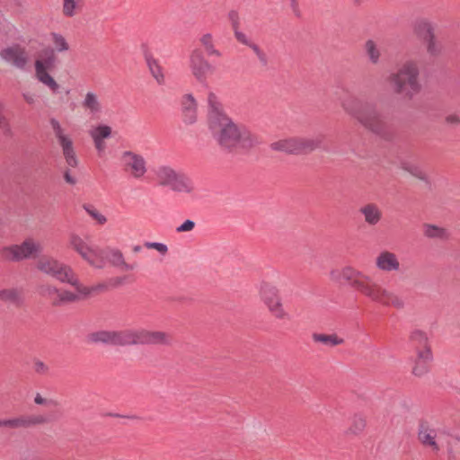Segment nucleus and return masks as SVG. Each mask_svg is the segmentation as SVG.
<instances>
[{
  "label": "nucleus",
  "instance_id": "obj_1",
  "mask_svg": "<svg viewBox=\"0 0 460 460\" xmlns=\"http://www.w3.org/2000/svg\"><path fill=\"white\" fill-rule=\"evenodd\" d=\"M330 279L334 282L343 279L354 291L370 302L396 309H402L405 305L404 300L394 291L352 266L331 270Z\"/></svg>",
  "mask_w": 460,
  "mask_h": 460
},
{
  "label": "nucleus",
  "instance_id": "obj_9",
  "mask_svg": "<svg viewBox=\"0 0 460 460\" xmlns=\"http://www.w3.org/2000/svg\"><path fill=\"white\" fill-rule=\"evenodd\" d=\"M241 125H237L226 115H214L208 122L209 130L217 142L225 149H236V140Z\"/></svg>",
  "mask_w": 460,
  "mask_h": 460
},
{
  "label": "nucleus",
  "instance_id": "obj_31",
  "mask_svg": "<svg viewBox=\"0 0 460 460\" xmlns=\"http://www.w3.org/2000/svg\"><path fill=\"white\" fill-rule=\"evenodd\" d=\"M170 189L173 191L185 194H194L196 191L194 182L181 172H178Z\"/></svg>",
  "mask_w": 460,
  "mask_h": 460
},
{
  "label": "nucleus",
  "instance_id": "obj_37",
  "mask_svg": "<svg viewBox=\"0 0 460 460\" xmlns=\"http://www.w3.org/2000/svg\"><path fill=\"white\" fill-rule=\"evenodd\" d=\"M199 42L201 46L204 48L208 55L220 58L222 56L221 52L216 49L214 43V38L210 33H205L199 38Z\"/></svg>",
  "mask_w": 460,
  "mask_h": 460
},
{
  "label": "nucleus",
  "instance_id": "obj_20",
  "mask_svg": "<svg viewBox=\"0 0 460 460\" xmlns=\"http://www.w3.org/2000/svg\"><path fill=\"white\" fill-rule=\"evenodd\" d=\"M375 265L377 270L383 272L399 271L401 269L398 256L387 250L377 254L375 259Z\"/></svg>",
  "mask_w": 460,
  "mask_h": 460
},
{
  "label": "nucleus",
  "instance_id": "obj_22",
  "mask_svg": "<svg viewBox=\"0 0 460 460\" xmlns=\"http://www.w3.org/2000/svg\"><path fill=\"white\" fill-rule=\"evenodd\" d=\"M47 422V418L43 415H22L12 419H4V428L21 429L31 426L42 425Z\"/></svg>",
  "mask_w": 460,
  "mask_h": 460
},
{
  "label": "nucleus",
  "instance_id": "obj_23",
  "mask_svg": "<svg viewBox=\"0 0 460 460\" xmlns=\"http://www.w3.org/2000/svg\"><path fill=\"white\" fill-rule=\"evenodd\" d=\"M111 128L104 124L97 125L90 129L89 135L92 137L94 146L99 153L104 151L106 147L104 139L109 138L111 136Z\"/></svg>",
  "mask_w": 460,
  "mask_h": 460
},
{
  "label": "nucleus",
  "instance_id": "obj_47",
  "mask_svg": "<svg viewBox=\"0 0 460 460\" xmlns=\"http://www.w3.org/2000/svg\"><path fill=\"white\" fill-rule=\"evenodd\" d=\"M228 19L231 22L233 31L239 28V14L236 11L229 12Z\"/></svg>",
  "mask_w": 460,
  "mask_h": 460
},
{
  "label": "nucleus",
  "instance_id": "obj_15",
  "mask_svg": "<svg viewBox=\"0 0 460 460\" xmlns=\"http://www.w3.org/2000/svg\"><path fill=\"white\" fill-rule=\"evenodd\" d=\"M172 341V335L166 332L150 331L146 329H130V345H168Z\"/></svg>",
  "mask_w": 460,
  "mask_h": 460
},
{
  "label": "nucleus",
  "instance_id": "obj_35",
  "mask_svg": "<svg viewBox=\"0 0 460 460\" xmlns=\"http://www.w3.org/2000/svg\"><path fill=\"white\" fill-rule=\"evenodd\" d=\"M367 426L366 418L361 414H354L350 420V423L346 429L348 436H358L361 434Z\"/></svg>",
  "mask_w": 460,
  "mask_h": 460
},
{
  "label": "nucleus",
  "instance_id": "obj_56",
  "mask_svg": "<svg viewBox=\"0 0 460 460\" xmlns=\"http://www.w3.org/2000/svg\"><path fill=\"white\" fill-rule=\"evenodd\" d=\"M2 103V102H0V104Z\"/></svg>",
  "mask_w": 460,
  "mask_h": 460
},
{
  "label": "nucleus",
  "instance_id": "obj_41",
  "mask_svg": "<svg viewBox=\"0 0 460 460\" xmlns=\"http://www.w3.org/2000/svg\"><path fill=\"white\" fill-rule=\"evenodd\" d=\"M84 209L86 213L98 224L104 225L107 222V218L102 215L97 208L92 205H84Z\"/></svg>",
  "mask_w": 460,
  "mask_h": 460
},
{
  "label": "nucleus",
  "instance_id": "obj_29",
  "mask_svg": "<svg viewBox=\"0 0 460 460\" xmlns=\"http://www.w3.org/2000/svg\"><path fill=\"white\" fill-rule=\"evenodd\" d=\"M179 172L168 165H162L155 169V178L158 185L171 187Z\"/></svg>",
  "mask_w": 460,
  "mask_h": 460
},
{
  "label": "nucleus",
  "instance_id": "obj_39",
  "mask_svg": "<svg viewBox=\"0 0 460 460\" xmlns=\"http://www.w3.org/2000/svg\"><path fill=\"white\" fill-rule=\"evenodd\" d=\"M22 291L18 288H9L0 289V300L4 303H16L21 299Z\"/></svg>",
  "mask_w": 460,
  "mask_h": 460
},
{
  "label": "nucleus",
  "instance_id": "obj_54",
  "mask_svg": "<svg viewBox=\"0 0 460 460\" xmlns=\"http://www.w3.org/2000/svg\"><path fill=\"white\" fill-rule=\"evenodd\" d=\"M140 249H141L140 246H136V247H134V252H139Z\"/></svg>",
  "mask_w": 460,
  "mask_h": 460
},
{
  "label": "nucleus",
  "instance_id": "obj_26",
  "mask_svg": "<svg viewBox=\"0 0 460 460\" xmlns=\"http://www.w3.org/2000/svg\"><path fill=\"white\" fill-rule=\"evenodd\" d=\"M358 211L363 216L365 223L370 226L379 224L383 217L380 207L375 203H367L361 206Z\"/></svg>",
  "mask_w": 460,
  "mask_h": 460
},
{
  "label": "nucleus",
  "instance_id": "obj_3",
  "mask_svg": "<svg viewBox=\"0 0 460 460\" xmlns=\"http://www.w3.org/2000/svg\"><path fill=\"white\" fill-rule=\"evenodd\" d=\"M49 37L54 49H44L37 54L34 60V75L38 82L49 88L51 93H57L60 86L51 75L57 63L54 50L58 53L67 52L71 47L66 36L60 32L52 31Z\"/></svg>",
  "mask_w": 460,
  "mask_h": 460
},
{
  "label": "nucleus",
  "instance_id": "obj_40",
  "mask_svg": "<svg viewBox=\"0 0 460 460\" xmlns=\"http://www.w3.org/2000/svg\"><path fill=\"white\" fill-rule=\"evenodd\" d=\"M208 104L210 108V111L208 114V120L214 116V115H226L221 109V103L218 100V97L217 94L213 92H209L208 93Z\"/></svg>",
  "mask_w": 460,
  "mask_h": 460
},
{
  "label": "nucleus",
  "instance_id": "obj_33",
  "mask_svg": "<svg viewBox=\"0 0 460 460\" xmlns=\"http://www.w3.org/2000/svg\"><path fill=\"white\" fill-rule=\"evenodd\" d=\"M312 340L315 343L330 348L342 345L345 342L344 339L336 333L326 334L315 332L313 333Z\"/></svg>",
  "mask_w": 460,
  "mask_h": 460
},
{
  "label": "nucleus",
  "instance_id": "obj_34",
  "mask_svg": "<svg viewBox=\"0 0 460 460\" xmlns=\"http://www.w3.org/2000/svg\"><path fill=\"white\" fill-rule=\"evenodd\" d=\"M83 108L90 114H97L102 111V103L97 93L87 92L82 102Z\"/></svg>",
  "mask_w": 460,
  "mask_h": 460
},
{
  "label": "nucleus",
  "instance_id": "obj_12",
  "mask_svg": "<svg viewBox=\"0 0 460 460\" xmlns=\"http://www.w3.org/2000/svg\"><path fill=\"white\" fill-rule=\"evenodd\" d=\"M43 250L41 243L34 238H26L20 244L4 247L0 253L6 261H20L31 257H35Z\"/></svg>",
  "mask_w": 460,
  "mask_h": 460
},
{
  "label": "nucleus",
  "instance_id": "obj_16",
  "mask_svg": "<svg viewBox=\"0 0 460 460\" xmlns=\"http://www.w3.org/2000/svg\"><path fill=\"white\" fill-rule=\"evenodd\" d=\"M119 160L125 173L135 180L144 178L147 172L146 159L137 153L124 151Z\"/></svg>",
  "mask_w": 460,
  "mask_h": 460
},
{
  "label": "nucleus",
  "instance_id": "obj_43",
  "mask_svg": "<svg viewBox=\"0 0 460 460\" xmlns=\"http://www.w3.org/2000/svg\"><path fill=\"white\" fill-rule=\"evenodd\" d=\"M145 246L148 249H155L157 252H159L161 254H165L168 252L167 246L161 243L147 242L145 243Z\"/></svg>",
  "mask_w": 460,
  "mask_h": 460
},
{
  "label": "nucleus",
  "instance_id": "obj_36",
  "mask_svg": "<svg viewBox=\"0 0 460 460\" xmlns=\"http://www.w3.org/2000/svg\"><path fill=\"white\" fill-rule=\"evenodd\" d=\"M146 63L150 73L157 84H164L165 83V76L164 74V69L160 66L159 62L153 58H146Z\"/></svg>",
  "mask_w": 460,
  "mask_h": 460
},
{
  "label": "nucleus",
  "instance_id": "obj_30",
  "mask_svg": "<svg viewBox=\"0 0 460 460\" xmlns=\"http://www.w3.org/2000/svg\"><path fill=\"white\" fill-rule=\"evenodd\" d=\"M363 51L369 64L376 66L381 62L382 49L376 40H367L363 45Z\"/></svg>",
  "mask_w": 460,
  "mask_h": 460
},
{
  "label": "nucleus",
  "instance_id": "obj_45",
  "mask_svg": "<svg viewBox=\"0 0 460 460\" xmlns=\"http://www.w3.org/2000/svg\"><path fill=\"white\" fill-rule=\"evenodd\" d=\"M445 121L449 126L460 125V115L457 113H451L445 117Z\"/></svg>",
  "mask_w": 460,
  "mask_h": 460
},
{
  "label": "nucleus",
  "instance_id": "obj_10",
  "mask_svg": "<svg viewBox=\"0 0 460 460\" xmlns=\"http://www.w3.org/2000/svg\"><path fill=\"white\" fill-rule=\"evenodd\" d=\"M39 271L52 277L61 283L77 285L81 282L73 268L52 256H42L36 262Z\"/></svg>",
  "mask_w": 460,
  "mask_h": 460
},
{
  "label": "nucleus",
  "instance_id": "obj_13",
  "mask_svg": "<svg viewBox=\"0 0 460 460\" xmlns=\"http://www.w3.org/2000/svg\"><path fill=\"white\" fill-rule=\"evenodd\" d=\"M49 125L61 148L66 165L70 168L77 167L78 158L76 156L72 137L66 132V129L56 118H51L49 119Z\"/></svg>",
  "mask_w": 460,
  "mask_h": 460
},
{
  "label": "nucleus",
  "instance_id": "obj_51",
  "mask_svg": "<svg viewBox=\"0 0 460 460\" xmlns=\"http://www.w3.org/2000/svg\"><path fill=\"white\" fill-rule=\"evenodd\" d=\"M413 175L417 176L420 179H425L426 174L418 168H413L410 171Z\"/></svg>",
  "mask_w": 460,
  "mask_h": 460
},
{
  "label": "nucleus",
  "instance_id": "obj_18",
  "mask_svg": "<svg viewBox=\"0 0 460 460\" xmlns=\"http://www.w3.org/2000/svg\"><path fill=\"white\" fill-rule=\"evenodd\" d=\"M0 58L18 69H24L30 61L26 49L20 44H13L0 50Z\"/></svg>",
  "mask_w": 460,
  "mask_h": 460
},
{
  "label": "nucleus",
  "instance_id": "obj_25",
  "mask_svg": "<svg viewBox=\"0 0 460 460\" xmlns=\"http://www.w3.org/2000/svg\"><path fill=\"white\" fill-rule=\"evenodd\" d=\"M433 361V353H414L412 374L415 376H423L429 369Z\"/></svg>",
  "mask_w": 460,
  "mask_h": 460
},
{
  "label": "nucleus",
  "instance_id": "obj_24",
  "mask_svg": "<svg viewBox=\"0 0 460 460\" xmlns=\"http://www.w3.org/2000/svg\"><path fill=\"white\" fill-rule=\"evenodd\" d=\"M261 143L260 137L246 127L241 125L236 140V148L252 149Z\"/></svg>",
  "mask_w": 460,
  "mask_h": 460
},
{
  "label": "nucleus",
  "instance_id": "obj_46",
  "mask_svg": "<svg viewBox=\"0 0 460 460\" xmlns=\"http://www.w3.org/2000/svg\"><path fill=\"white\" fill-rule=\"evenodd\" d=\"M33 369L36 373L44 375L49 371V367L42 361L37 360L33 364Z\"/></svg>",
  "mask_w": 460,
  "mask_h": 460
},
{
  "label": "nucleus",
  "instance_id": "obj_53",
  "mask_svg": "<svg viewBox=\"0 0 460 460\" xmlns=\"http://www.w3.org/2000/svg\"><path fill=\"white\" fill-rule=\"evenodd\" d=\"M354 4H359L362 3L363 0H352Z\"/></svg>",
  "mask_w": 460,
  "mask_h": 460
},
{
  "label": "nucleus",
  "instance_id": "obj_5",
  "mask_svg": "<svg viewBox=\"0 0 460 460\" xmlns=\"http://www.w3.org/2000/svg\"><path fill=\"white\" fill-rule=\"evenodd\" d=\"M386 83L394 93L411 100L419 94L422 89L420 70L417 61H404L399 68L391 73Z\"/></svg>",
  "mask_w": 460,
  "mask_h": 460
},
{
  "label": "nucleus",
  "instance_id": "obj_19",
  "mask_svg": "<svg viewBox=\"0 0 460 460\" xmlns=\"http://www.w3.org/2000/svg\"><path fill=\"white\" fill-rule=\"evenodd\" d=\"M92 340L111 345H130V329L96 332L92 334Z\"/></svg>",
  "mask_w": 460,
  "mask_h": 460
},
{
  "label": "nucleus",
  "instance_id": "obj_42",
  "mask_svg": "<svg viewBox=\"0 0 460 460\" xmlns=\"http://www.w3.org/2000/svg\"><path fill=\"white\" fill-rule=\"evenodd\" d=\"M4 104H0V129L6 134L11 132V125L7 115L5 114Z\"/></svg>",
  "mask_w": 460,
  "mask_h": 460
},
{
  "label": "nucleus",
  "instance_id": "obj_50",
  "mask_svg": "<svg viewBox=\"0 0 460 460\" xmlns=\"http://www.w3.org/2000/svg\"><path fill=\"white\" fill-rule=\"evenodd\" d=\"M22 98H23L24 102H25L27 104H29V105H32V104H34V103H35V102H36V97H35V95H34L33 93H29V92H27V93H22Z\"/></svg>",
  "mask_w": 460,
  "mask_h": 460
},
{
  "label": "nucleus",
  "instance_id": "obj_11",
  "mask_svg": "<svg viewBox=\"0 0 460 460\" xmlns=\"http://www.w3.org/2000/svg\"><path fill=\"white\" fill-rule=\"evenodd\" d=\"M322 138L316 137H293L279 139L270 144V148L274 151L284 152L287 154L302 155L308 154L320 147Z\"/></svg>",
  "mask_w": 460,
  "mask_h": 460
},
{
  "label": "nucleus",
  "instance_id": "obj_38",
  "mask_svg": "<svg viewBox=\"0 0 460 460\" xmlns=\"http://www.w3.org/2000/svg\"><path fill=\"white\" fill-rule=\"evenodd\" d=\"M423 234L429 238L447 239L448 237L446 228L429 224L423 226Z\"/></svg>",
  "mask_w": 460,
  "mask_h": 460
},
{
  "label": "nucleus",
  "instance_id": "obj_17",
  "mask_svg": "<svg viewBox=\"0 0 460 460\" xmlns=\"http://www.w3.org/2000/svg\"><path fill=\"white\" fill-rule=\"evenodd\" d=\"M438 433V429L432 423L423 420L419 424L417 438L424 448L433 454H438L441 450Z\"/></svg>",
  "mask_w": 460,
  "mask_h": 460
},
{
  "label": "nucleus",
  "instance_id": "obj_32",
  "mask_svg": "<svg viewBox=\"0 0 460 460\" xmlns=\"http://www.w3.org/2000/svg\"><path fill=\"white\" fill-rule=\"evenodd\" d=\"M234 34L236 40L239 43L249 47L261 61L266 60V55H265L264 51L259 47L258 44L253 42L248 35H246L244 32L241 31L239 30V28L234 31Z\"/></svg>",
  "mask_w": 460,
  "mask_h": 460
},
{
  "label": "nucleus",
  "instance_id": "obj_48",
  "mask_svg": "<svg viewBox=\"0 0 460 460\" xmlns=\"http://www.w3.org/2000/svg\"><path fill=\"white\" fill-rule=\"evenodd\" d=\"M64 180L70 185H75L77 182L75 175L70 171V169H66L64 171Z\"/></svg>",
  "mask_w": 460,
  "mask_h": 460
},
{
  "label": "nucleus",
  "instance_id": "obj_21",
  "mask_svg": "<svg viewBox=\"0 0 460 460\" xmlns=\"http://www.w3.org/2000/svg\"><path fill=\"white\" fill-rule=\"evenodd\" d=\"M409 341L414 353H431V343L428 333L422 330L415 329L409 336Z\"/></svg>",
  "mask_w": 460,
  "mask_h": 460
},
{
  "label": "nucleus",
  "instance_id": "obj_6",
  "mask_svg": "<svg viewBox=\"0 0 460 460\" xmlns=\"http://www.w3.org/2000/svg\"><path fill=\"white\" fill-rule=\"evenodd\" d=\"M340 103L347 115L365 128L376 133L383 130L384 123L381 114L374 104L352 94L341 99Z\"/></svg>",
  "mask_w": 460,
  "mask_h": 460
},
{
  "label": "nucleus",
  "instance_id": "obj_55",
  "mask_svg": "<svg viewBox=\"0 0 460 460\" xmlns=\"http://www.w3.org/2000/svg\"><path fill=\"white\" fill-rule=\"evenodd\" d=\"M291 1V4L292 5H296V0H290Z\"/></svg>",
  "mask_w": 460,
  "mask_h": 460
},
{
  "label": "nucleus",
  "instance_id": "obj_2",
  "mask_svg": "<svg viewBox=\"0 0 460 460\" xmlns=\"http://www.w3.org/2000/svg\"><path fill=\"white\" fill-rule=\"evenodd\" d=\"M68 245L92 268L103 269L108 261L124 271L134 270V266L126 261L122 252L117 248L91 245L76 234L69 235Z\"/></svg>",
  "mask_w": 460,
  "mask_h": 460
},
{
  "label": "nucleus",
  "instance_id": "obj_7",
  "mask_svg": "<svg viewBox=\"0 0 460 460\" xmlns=\"http://www.w3.org/2000/svg\"><path fill=\"white\" fill-rule=\"evenodd\" d=\"M258 296L268 313L278 321H288L291 315L286 308L280 289L267 280L260 282L257 288Z\"/></svg>",
  "mask_w": 460,
  "mask_h": 460
},
{
  "label": "nucleus",
  "instance_id": "obj_8",
  "mask_svg": "<svg viewBox=\"0 0 460 460\" xmlns=\"http://www.w3.org/2000/svg\"><path fill=\"white\" fill-rule=\"evenodd\" d=\"M436 23L428 18H418L412 25V33L421 40L425 53L430 59L442 56L444 47L436 33Z\"/></svg>",
  "mask_w": 460,
  "mask_h": 460
},
{
  "label": "nucleus",
  "instance_id": "obj_44",
  "mask_svg": "<svg viewBox=\"0 0 460 460\" xmlns=\"http://www.w3.org/2000/svg\"><path fill=\"white\" fill-rule=\"evenodd\" d=\"M195 227V222L192 221V220H185L181 226H179L177 228H176V231L178 233H186V232H190L194 229Z\"/></svg>",
  "mask_w": 460,
  "mask_h": 460
},
{
  "label": "nucleus",
  "instance_id": "obj_4",
  "mask_svg": "<svg viewBox=\"0 0 460 460\" xmlns=\"http://www.w3.org/2000/svg\"><path fill=\"white\" fill-rule=\"evenodd\" d=\"M69 286L72 289L58 288L51 283H42L39 285L37 290L40 296L49 300L54 305L75 303L108 290L106 284L86 286L77 282V285Z\"/></svg>",
  "mask_w": 460,
  "mask_h": 460
},
{
  "label": "nucleus",
  "instance_id": "obj_28",
  "mask_svg": "<svg viewBox=\"0 0 460 460\" xmlns=\"http://www.w3.org/2000/svg\"><path fill=\"white\" fill-rule=\"evenodd\" d=\"M86 0H61L60 11L64 18L72 19L81 14Z\"/></svg>",
  "mask_w": 460,
  "mask_h": 460
},
{
  "label": "nucleus",
  "instance_id": "obj_27",
  "mask_svg": "<svg viewBox=\"0 0 460 460\" xmlns=\"http://www.w3.org/2000/svg\"><path fill=\"white\" fill-rule=\"evenodd\" d=\"M183 119L187 124H193L197 120V101L192 94H184L181 101Z\"/></svg>",
  "mask_w": 460,
  "mask_h": 460
},
{
  "label": "nucleus",
  "instance_id": "obj_14",
  "mask_svg": "<svg viewBox=\"0 0 460 460\" xmlns=\"http://www.w3.org/2000/svg\"><path fill=\"white\" fill-rule=\"evenodd\" d=\"M187 64L190 75L200 84L206 83L208 76L215 73V66L205 58L199 48H194L190 52Z\"/></svg>",
  "mask_w": 460,
  "mask_h": 460
},
{
  "label": "nucleus",
  "instance_id": "obj_49",
  "mask_svg": "<svg viewBox=\"0 0 460 460\" xmlns=\"http://www.w3.org/2000/svg\"><path fill=\"white\" fill-rule=\"evenodd\" d=\"M34 402L38 405L50 406L52 404V401L43 397L40 394H36L34 397Z\"/></svg>",
  "mask_w": 460,
  "mask_h": 460
},
{
  "label": "nucleus",
  "instance_id": "obj_52",
  "mask_svg": "<svg viewBox=\"0 0 460 460\" xmlns=\"http://www.w3.org/2000/svg\"><path fill=\"white\" fill-rule=\"evenodd\" d=\"M0 428H4V419L0 420Z\"/></svg>",
  "mask_w": 460,
  "mask_h": 460
}]
</instances>
